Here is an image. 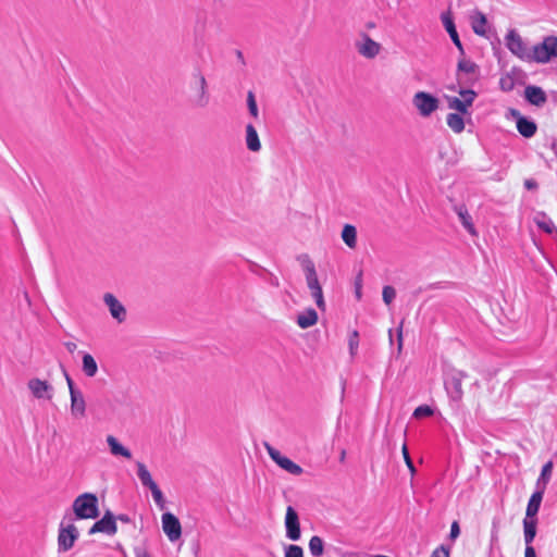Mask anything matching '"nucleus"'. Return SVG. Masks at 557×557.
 <instances>
[{
	"label": "nucleus",
	"mask_w": 557,
	"mask_h": 557,
	"mask_svg": "<svg viewBox=\"0 0 557 557\" xmlns=\"http://www.w3.org/2000/svg\"><path fill=\"white\" fill-rule=\"evenodd\" d=\"M506 48L524 62L547 63L557 58V37L547 36L543 42L529 48L516 29H509L505 36Z\"/></svg>",
	"instance_id": "obj_1"
},
{
	"label": "nucleus",
	"mask_w": 557,
	"mask_h": 557,
	"mask_svg": "<svg viewBox=\"0 0 557 557\" xmlns=\"http://www.w3.org/2000/svg\"><path fill=\"white\" fill-rule=\"evenodd\" d=\"M72 509L76 519H97L100 515L97 495L88 492L74 499Z\"/></svg>",
	"instance_id": "obj_2"
},
{
	"label": "nucleus",
	"mask_w": 557,
	"mask_h": 557,
	"mask_svg": "<svg viewBox=\"0 0 557 557\" xmlns=\"http://www.w3.org/2000/svg\"><path fill=\"white\" fill-rule=\"evenodd\" d=\"M190 89L194 90V95L189 99L190 103L195 108H206L210 101V94L207 79L198 70L191 74Z\"/></svg>",
	"instance_id": "obj_3"
},
{
	"label": "nucleus",
	"mask_w": 557,
	"mask_h": 557,
	"mask_svg": "<svg viewBox=\"0 0 557 557\" xmlns=\"http://www.w3.org/2000/svg\"><path fill=\"white\" fill-rule=\"evenodd\" d=\"M479 78V65L461 58L457 63L456 83L458 86H473Z\"/></svg>",
	"instance_id": "obj_4"
},
{
	"label": "nucleus",
	"mask_w": 557,
	"mask_h": 557,
	"mask_svg": "<svg viewBox=\"0 0 557 557\" xmlns=\"http://www.w3.org/2000/svg\"><path fill=\"white\" fill-rule=\"evenodd\" d=\"M78 536L79 532L73 523L64 525V523L61 522L58 534V550L60 553L70 550L74 546Z\"/></svg>",
	"instance_id": "obj_5"
},
{
	"label": "nucleus",
	"mask_w": 557,
	"mask_h": 557,
	"mask_svg": "<svg viewBox=\"0 0 557 557\" xmlns=\"http://www.w3.org/2000/svg\"><path fill=\"white\" fill-rule=\"evenodd\" d=\"M413 106L419 111L420 115L429 116L438 109V99L425 91H418L412 99Z\"/></svg>",
	"instance_id": "obj_6"
},
{
	"label": "nucleus",
	"mask_w": 557,
	"mask_h": 557,
	"mask_svg": "<svg viewBox=\"0 0 557 557\" xmlns=\"http://www.w3.org/2000/svg\"><path fill=\"white\" fill-rule=\"evenodd\" d=\"M467 373L459 370H453L445 379V388L449 395V397L458 401L462 398L463 392L461 382L465 377H467Z\"/></svg>",
	"instance_id": "obj_7"
},
{
	"label": "nucleus",
	"mask_w": 557,
	"mask_h": 557,
	"mask_svg": "<svg viewBox=\"0 0 557 557\" xmlns=\"http://www.w3.org/2000/svg\"><path fill=\"white\" fill-rule=\"evenodd\" d=\"M286 537L290 541H298L301 536L300 522L297 511L288 506L285 515Z\"/></svg>",
	"instance_id": "obj_8"
},
{
	"label": "nucleus",
	"mask_w": 557,
	"mask_h": 557,
	"mask_svg": "<svg viewBox=\"0 0 557 557\" xmlns=\"http://www.w3.org/2000/svg\"><path fill=\"white\" fill-rule=\"evenodd\" d=\"M117 531L115 522V516L110 511H106L103 517L96 521L88 531V534H95L98 532L106 533L108 535H114Z\"/></svg>",
	"instance_id": "obj_9"
},
{
	"label": "nucleus",
	"mask_w": 557,
	"mask_h": 557,
	"mask_svg": "<svg viewBox=\"0 0 557 557\" xmlns=\"http://www.w3.org/2000/svg\"><path fill=\"white\" fill-rule=\"evenodd\" d=\"M162 529L171 542L177 541L182 535V527L178 518L172 512L162 515Z\"/></svg>",
	"instance_id": "obj_10"
},
{
	"label": "nucleus",
	"mask_w": 557,
	"mask_h": 557,
	"mask_svg": "<svg viewBox=\"0 0 557 557\" xmlns=\"http://www.w3.org/2000/svg\"><path fill=\"white\" fill-rule=\"evenodd\" d=\"M362 42H358L356 45L358 52L367 58V59H373L375 58L381 50V45L376 41H374L368 34L363 33L361 35Z\"/></svg>",
	"instance_id": "obj_11"
},
{
	"label": "nucleus",
	"mask_w": 557,
	"mask_h": 557,
	"mask_svg": "<svg viewBox=\"0 0 557 557\" xmlns=\"http://www.w3.org/2000/svg\"><path fill=\"white\" fill-rule=\"evenodd\" d=\"M306 281H307L308 288L311 292V296L313 297V299H314V301L317 304V307L320 310L324 311L326 305H325V301H324L322 287H321V285L319 283L317 272L313 273V274L307 275L306 276Z\"/></svg>",
	"instance_id": "obj_12"
},
{
	"label": "nucleus",
	"mask_w": 557,
	"mask_h": 557,
	"mask_svg": "<svg viewBox=\"0 0 557 557\" xmlns=\"http://www.w3.org/2000/svg\"><path fill=\"white\" fill-rule=\"evenodd\" d=\"M103 301L108 306L109 311L111 315L117 321V322H124L126 319V309L125 307L119 301V299L110 294L107 293L103 296Z\"/></svg>",
	"instance_id": "obj_13"
},
{
	"label": "nucleus",
	"mask_w": 557,
	"mask_h": 557,
	"mask_svg": "<svg viewBox=\"0 0 557 557\" xmlns=\"http://www.w3.org/2000/svg\"><path fill=\"white\" fill-rule=\"evenodd\" d=\"M28 388L30 389L34 397L40 399H51L53 387L47 382L40 379H32L27 383Z\"/></svg>",
	"instance_id": "obj_14"
},
{
	"label": "nucleus",
	"mask_w": 557,
	"mask_h": 557,
	"mask_svg": "<svg viewBox=\"0 0 557 557\" xmlns=\"http://www.w3.org/2000/svg\"><path fill=\"white\" fill-rule=\"evenodd\" d=\"M525 100L536 107H543L547 102L545 91L535 85H529L524 88Z\"/></svg>",
	"instance_id": "obj_15"
},
{
	"label": "nucleus",
	"mask_w": 557,
	"mask_h": 557,
	"mask_svg": "<svg viewBox=\"0 0 557 557\" xmlns=\"http://www.w3.org/2000/svg\"><path fill=\"white\" fill-rule=\"evenodd\" d=\"M71 413L76 418H83L86 413V403L81 391H72Z\"/></svg>",
	"instance_id": "obj_16"
},
{
	"label": "nucleus",
	"mask_w": 557,
	"mask_h": 557,
	"mask_svg": "<svg viewBox=\"0 0 557 557\" xmlns=\"http://www.w3.org/2000/svg\"><path fill=\"white\" fill-rule=\"evenodd\" d=\"M544 493L545 491H543V488H536V491L531 495L527 505L525 518L536 519Z\"/></svg>",
	"instance_id": "obj_17"
},
{
	"label": "nucleus",
	"mask_w": 557,
	"mask_h": 557,
	"mask_svg": "<svg viewBox=\"0 0 557 557\" xmlns=\"http://www.w3.org/2000/svg\"><path fill=\"white\" fill-rule=\"evenodd\" d=\"M517 129L523 137L531 138L535 135L537 125L533 120L525 116H519L517 121Z\"/></svg>",
	"instance_id": "obj_18"
},
{
	"label": "nucleus",
	"mask_w": 557,
	"mask_h": 557,
	"mask_svg": "<svg viewBox=\"0 0 557 557\" xmlns=\"http://www.w3.org/2000/svg\"><path fill=\"white\" fill-rule=\"evenodd\" d=\"M486 24L487 18L484 13L479 10H475L471 15V27L474 34L479 36L486 35Z\"/></svg>",
	"instance_id": "obj_19"
},
{
	"label": "nucleus",
	"mask_w": 557,
	"mask_h": 557,
	"mask_svg": "<svg viewBox=\"0 0 557 557\" xmlns=\"http://www.w3.org/2000/svg\"><path fill=\"white\" fill-rule=\"evenodd\" d=\"M466 87L467 86H458L456 83V84L448 85L447 89H449L450 91H454V92H458L465 100L468 108H470L473 104L475 98L478 97V94L473 89L466 88Z\"/></svg>",
	"instance_id": "obj_20"
},
{
	"label": "nucleus",
	"mask_w": 557,
	"mask_h": 557,
	"mask_svg": "<svg viewBox=\"0 0 557 557\" xmlns=\"http://www.w3.org/2000/svg\"><path fill=\"white\" fill-rule=\"evenodd\" d=\"M246 146L252 152H258L261 149L259 135L252 124L246 125Z\"/></svg>",
	"instance_id": "obj_21"
},
{
	"label": "nucleus",
	"mask_w": 557,
	"mask_h": 557,
	"mask_svg": "<svg viewBox=\"0 0 557 557\" xmlns=\"http://www.w3.org/2000/svg\"><path fill=\"white\" fill-rule=\"evenodd\" d=\"M318 322V313L313 308H308L297 317V324L300 329H308Z\"/></svg>",
	"instance_id": "obj_22"
},
{
	"label": "nucleus",
	"mask_w": 557,
	"mask_h": 557,
	"mask_svg": "<svg viewBox=\"0 0 557 557\" xmlns=\"http://www.w3.org/2000/svg\"><path fill=\"white\" fill-rule=\"evenodd\" d=\"M455 212L457 213L462 226L472 235H475V228L472 223V218L468 212V209L465 205H459L455 207Z\"/></svg>",
	"instance_id": "obj_23"
},
{
	"label": "nucleus",
	"mask_w": 557,
	"mask_h": 557,
	"mask_svg": "<svg viewBox=\"0 0 557 557\" xmlns=\"http://www.w3.org/2000/svg\"><path fill=\"white\" fill-rule=\"evenodd\" d=\"M537 519L524 518L523 519V535L525 546H532V542L536 535Z\"/></svg>",
	"instance_id": "obj_24"
},
{
	"label": "nucleus",
	"mask_w": 557,
	"mask_h": 557,
	"mask_svg": "<svg viewBox=\"0 0 557 557\" xmlns=\"http://www.w3.org/2000/svg\"><path fill=\"white\" fill-rule=\"evenodd\" d=\"M107 443L110 447V451L114 456H122L127 459L132 457V453L128 448L124 447L113 435L107 437Z\"/></svg>",
	"instance_id": "obj_25"
},
{
	"label": "nucleus",
	"mask_w": 557,
	"mask_h": 557,
	"mask_svg": "<svg viewBox=\"0 0 557 557\" xmlns=\"http://www.w3.org/2000/svg\"><path fill=\"white\" fill-rule=\"evenodd\" d=\"M441 21H442L446 32L448 33L451 41L458 39L459 35L456 29V25H455L450 10H447L446 12H443L441 14Z\"/></svg>",
	"instance_id": "obj_26"
},
{
	"label": "nucleus",
	"mask_w": 557,
	"mask_h": 557,
	"mask_svg": "<svg viewBox=\"0 0 557 557\" xmlns=\"http://www.w3.org/2000/svg\"><path fill=\"white\" fill-rule=\"evenodd\" d=\"M82 370L88 377H94L98 372V364L95 358L88 352H84L83 355Z\"/></svg>",
	"instance_id": "obj_27"
},
{
	"label": "nucleus",
	"mask_w": 557,
	"mask_h": 557,
	"mask_svg": "<svg viewBox=\"0 0 557 557\" xmlns=\"http://www.w3.org/2000/svg\"><path fill=\"white\" fill-rule=\"evenodd\" d=\"M136 467H137V475L140 480L141 484L145 487H148L149 490H151V486L157 485V483L153 481V479L145 463L137 461Z\"/></svg>",
	"instance_id": "obj_28"
},
{
	"label": "nucleus",
	"mask_w": 557,
	"mask_h": 557,
	"mask_svg": "<svg viewBox=\"0 0 557 557\" xmlns=\"http://www.w3.org/2000/svg\"><path fill=\"white\" fill-rule=\"evenodd\" d=\"M554 463L552 460L547 461L541 471V474L536 481V488H543V491L546 490L547 484L550 481L552 472H553Z\"/></svg>",
	"instance_id": "obj_29"
},
{
	"label": "nucleus",
	"mask_w": 557,
	"mask_h": 557,
	"mask_svg": "<svg viewBox=\"0 0 557 557\" xmlns=\"http://www.w3.org/2000/svg\"><path fill=\"white\" fill-rule=\"evenodd\" d=\"M342 239L349 248H355L357 245V230L351 224H346L342 231Z\"/></svg>",
	"instance_id": "obj_30"
},
{
	"label": "nucleus",
	"mask_w": 557,
	"mask_h": 557,
	"mask_svg": "<svg viewBox=\"0 0 557 557\" xmlns=\"http://www.w3.org/2000/svg\"><path fill=\"white\" fill-rule=\"evenodd\" d=\"M446 122L449 128L457 134L465 129V121L460 113H448Z\"/></svg>",
	"instance_id": "obj_31"
},
{
	"label": "nucleus",
	"mask_w": 557,
	"mask_h": 557,
	"mask_svg": "<svg viewBox=\"0 0 557 557\" xmlns=\"http://www.w3.org/2000/svg\"><path fill=\"white\" fill-rule=\"evenodd\" d=\"M446 100H447L449 109L456 110L457 113H460L463 115L469 114V108L466 104L463 99L446 96Z\"/></svg>",
	"instance_id": "obj_32"
},
{
	"label": "nucleus",
	"mask_w": 557,
	"mask_h": 557,
	"mask_svg": "<svg viewBox=\"0 0 557 557\" xmlns=\"http://www.w3.org/2000/svg\"><path fill=\"white\" fill-rule=\"evenodd\" d=\"M309 550L313 557H322L324 553L323 540L318 535L312 536L309 541Z\"/></svg>",
	"instance_id": "obj_33"
},
{
	"label": "nucleus",
	"mask_w": 557,
	"mask_h": 557,
	"mask_svg": "<svg viewBox=\"0 0 557 557\" xmlns=\"http://www.w3.org/2000/svg\"><path fill=\"white\" fill-rule=\"evenodd\" d=\"M297 261L300 263L306 276L317 272L315 265H314L313 261L311 260V258L309 257V255H307V253L299 255L297 257Z\"/></svg>",
	"instance_id": "obj_34"
},
{
	"label": "nucleus",
	"mask_w": 557,
	"mask_h": 557,
	"mask_svg": "<svg viewBox=\"0 0 557 557\" xmlns=\"http://www.w3.org/2000/svg\"><path fill=\"white\" fill-rule=\"evenodd\" d=\"M536 225L540 230L547 234H556L557 235V228L553 221L546 216L545 213H542V220L536 219Z\"/></svg>",
	"instance_id": "obj_35"
},
{
	"label": "nucleus",
	"mask_w": 557,
	"mask_h": 557,
	"mask_svg": "<svg viewBox=\"0 0 557 557\" xmlns=\"http://www.w3.org/2000/svg\"><path fill=\"white\" fill-rule=\"evenodd\" d=\"M278 466L288 473L294 475H300L304 472L302 468L299 465L295 463L287 457H284Z\"/></svg>",
	"instance_id": "obj_36"
},
{
	"label": "nucleus",
	"mask_w": 557,
	"mask_h": 557,
	"mask_svg": "<svg viewBox=\"0 0 557 557\" xmlns=\"http://www.w3.org/2000/svg\"><path fill=\"white\" fill-rule=\"evenodd\" d=\"M150 491H151V494H152V497H153V500H154L156 505L161 510H163L165 508V499H164L163 493L159 488L158 484L156 486H151Z\"/></svg>",
	"instance_id": "obj_37"
},
{
	"label": "nucleus",
	"mask_w": 557,
	"mask_h": 557,
	"mask_svg": "<svg viewBox=\"0 0 557 557\" xmlns=\"http://www.w3.org/2000/svg\"><path fill=\"white\" fill-rule=\"evenodd\" d=\"M284 557H304V549L296 544L285 545Z\"/></svg>",
	"instance_id": "obj_38"
},
{
	"label": "nucleus",
	"mask_w": 557,
	"mask_h": 557,
	"mask_svg": "<svg viewBox=\"0 0 557 557\" xmlns=\"http://www.w3.org/2000/svg\"><path fill=\"white\" fill-rule=\"evenodd\" d=\"M499 88L503 91H511L515 88V79L510 74H506L499 79Z\"/></svg>",
	"instance_id": "obj_39"
},
{
	"label": "nucleus",
	"mask_w": 557,
	"mask_h": 557,
	"mask_svg": "<svg viewBox=\"0 0 557 557\" xmlns=\"http://www.w3.org/2000/svg\"><path fill=\"white\" fill-rule=\"evenodd\" d=\"M247 107H248L249 113L253 117L257 119L258 114H259V111H258V106H257L255 94L251 90L248 91V94H247Z\"/></svg>",
	"instance_id": "obj_40"
},
{
	"label": "nucleus",
	"mask_w": 557,
	"mask_h": 557,
	"mask_svg": "<svg viewBox=\"0 0 557 557\" xmlns=\"http://www.w3.org/2000/svg\"><path fill=\"white\" fill-rule=\"evenodd\" d=\"M433 413L434 410L432 409V407H430L429 405H421L414 409L413 417L416 419H421L425 417H431L433 416Z\"/></svg>",
	"instance_id": "obj_41"
},
{
	"label": "nucleus",
	"mask_w": 557,
	"mask_h": 557,
	"mask_svg": "<svg viewBox=\"0 0 557 557\" xmlns=\"http://www.w3.org/2000/svg\"><path fill=\"white\" fill-rule=\"evenodd\" d=\"M264 447L271 459L278 466L281 463V460H283L285 456H283L276 448L271 446L269 443H264Z\"/></svg>",
	"instance_id": "obj_42"
},
{
	"label": "nucleus",
	"mask_w": 557,
	"mask_h": 557,
	"mask_svg": "<svg viewBox=\"0 0 557 557\" xmlns=\"http://www.w3.org/2000/svg\"><path fill=\"white\" fill-rule=\"evenodd\" d=\"M264 447L271 459L278 466L281 463V460H283L285 456H283L276 448L271 446L269 443H264Z\"/></svg>",
	"instance_id": "obj_43"
},
{
	"label": "nucleus",
	"mask_w": 557,
	"mask_h": 557,
	"mask_svg": "<svg viewBox=\"0 0 557 557\" xmlns=\"http://www.w3.org/2000/svg\"><path fill=\"white\" fill-rule=\"evenodd\" d=\"M383 300L386 305H391L396 297V290L393 286L386 285L382 292Z\"/></svg>",
	"instance_id": "obj_44"
},
{
	"label": "nucleus",
	"mask_w": 557,
	"mask_h": 557,
	"mask_svg": "<svg viewBox=\"0 0 557 557\" xmlns=\"http://www.w3.org/2000/svg\"><path fill=\"white\" fill-rule=\"evenodd\" d=\"M401 453H403L406 466L408 467V469L411 472V474H414L416 473V467H414L413 461H412V459H411V457L409 455V450H408V447H407L406 443L403 444Z\"/></svg>",
	"instance_id": "obj_45"
},
{
	"label": "nucleus",
	"mask_w": 557,
	"mask_h": 557,
	"mask_svg": "<svg viewBox=\"0 0 557 557\" xmlns=\"http://www.w3.org/2000/svg\"><path fill=\"white\" fill-rule=\"evenodd\" d=\"M362 271H359V273L356 275L355 278V295L358 300L361 299L362 293Z\"/></svg>",
	"instance_id": "obj_46"
},
{
	"label": "nucleus",
	"mask_w": 557,
	"mask_h": 557,
	"mask_svg": "<svg viewBox=\"0 0 557 557\" xmlns=\"http://www.w3.org/2000/svg\"><path fill=\"white\" fill-rule=\"evenodd\" d=\"M430 557H449V547L441 545L433 550Z\"/></svg>",
	"instance_id": "obj_47"
},
{
	"label": "nucleus",
	"mask_w": 557,
	"mask_h": 557,
	"mask_svg": "<svg viewBox=\"0 0 557 557\" xmlns=\"http://www.w3.org/2000/svg\"><path fill=\"white\" fill-rule=\"evenodd\" d=\"M358 337H359V334L357 331H354L350 336H349V341H348V344H349V349H350V352L351 355L355 354V350L357 349L358 347Z\"/></svg>",
	"instance_id": "obj_48"
},
{
	"label": "nucleus",
	"mask_w": 557,
	"mask_h": 557,
	"mask_svg": "<svg viewBox=\"0 0 557 557\" xmlns=\"http://www.w3.org/2000/svg\"><path fill=\"white\" fill-rule=\"evenodd\" d=\"M61 370H62V373L66 380V383H67V386H69V391H70V394H72V391H78L75 385H74V382L72 380V377L70 376V374L67 373L66 369L64 368V366L61 364Z\"/></svg>",
	"instance_id": "obj_49"
},
{
	"label": "nucleus",
	"mask_w": 557,
	"mask_h": 557,
	"mask_svg": "<svg viewBox=\"0 0 557 557\" xmlns=\"http://www.w3.org/2000/svg\"><path fill=\"white\" fill-rule=\"evenodd\" d=\"M459 534H460V528H459V524H458V522H457V521H454V522L451 523V527H450L449 537H450L451 540H455V539H457V537L459 536Z\"/></svg>",
	"instance_id": "obj_50"
},
{
	"label": "nucleus",
	"mask_w": 557,
	"mask_h": 557,
	"mask_svg": "<svg viewBox=\"0 0 557 557\" xmlns=\"http://www.w3.org/2000/svg\"><path fill=\"white\" fill-rule=\"evenodd\" d=\"M524 187L528 189V190H535L537 189L539 187V184L533 178H528L524 181Z\"/></svg>",
	"instance_id": "obj_51"
},
{
	"label": "nucleus",
	"mask_w": 557,
	"mask_h": 557,
	"mask_svg": "<svg viewBox=\"0 0 557 557\" xmlns=\"http://www.w3.org/2000/svg\"><path fill=\"white\" fill-rule=\"evenodd\" d=\"M453 42L457 47L461 58H465L466 52H465V48H463V45H462L460 38L454 40Z\"/></svg>",
	"instance_id": "obj_52"
},
{
	"label": "nucleus",
	"mask_w": 557,
	"mask_h": 557,
	"mask_svg": "<svg viewBox=\"0 0 557 557\" xmlns=\"http://www.w3.org/2000/svg\"><path fill=\"white\" fill-rule=\"evenodd\" d=\"M119 520L123 523H129L131 522V518L129 516L125 515V513H120L115 517V521Z\"/></svg>",
	"instance_id": "obj_53"
},
{
	"label": "nucleus",
	"mask_w": 557,
	"mask_h": 557,
	"mask_svg": "<svg viewBox=\"0 0 557 557\" xmlns=\"http://www.w3.org/2000/svg\"><path fill=\"white\" fill-rule=\"evenodd\" d=\"M524 556L525 557H536V553H535L534 547L533 546H525Z\"/></svg>",
	"instance_id": "obj_54"
},
{
	"label": "nucleus",
	"mask_w": 557,
	"mask_h": 557,
	"mask_svg": "<svg viewBox=\"0 0 557 557\" xmlns=\"http://www.w3.org/2000/svg\"><path fill=\"white\" fill-rule=\"evenodd\" d=\"M64 346L67 349V351L71 354L74 352L77 348V345L74 342H66V343H64Z\"/></svg>",
	"instance_id": "obj_55"
},
{
	"label": "nucleus",
	"mask_w": 557,
	"mask_h": 557,
	"mask_svg": "<svg viewBox=\"0 0 557 557\" xmlns=\"http://www.w3.org/2000/svg\"><path fill=\"white\" fill-rule=\"evenodd\" d=\"M135 555H136V557H151V555L147 550L141 549V548H136Z\"/></svg>",
	"instance_id": "obj_56"
},
{
	"label": "nucleus",
	"mask_w": 557,
	"mask_h": 557,
	"mask_svg": "<svg viewBox=\"0 0 557 557\" xmlns=\"http://www.w3.org/2000/svg\"><path fill=\"white\" fill-rule=\"evenodd\" d=\"M270 284L272 286H275V287H278L280 286V281L276 276L272 275L271 278H270Z\"/></svg>",
	"instance_id": "obj_57"
},
{
	"label": "nucleus",
	"mask_w": 557,
	"mask_h": 557,
	"mask_svg": "<svg viewBox=\"0 0 557 557\" xmlns=\"http://www.w3.org/2000/svg\"><path fill=\"white\" fill-rule=\"evenodd\" d=\"M511 116L516 119V122L518 121L519 116H522L521 113L517 109L510 110Z\"/></svg>",
	"instance_id": "obj_58"
},
{
	"label": "nucleus",
	"mask_w": 557,
	"mask_h": 557,
	"mask_svg": "<svg viewBox=\"0 0 557 557\" xmlns=\"http://www.w3.org/2000/svg\"><path fill=\"white\" fill-rule=\"evenodd\" d=\"M345 458H346V450H345V449H342V450H341V454H339V461H341V462H344V461H345Z\"/></svg>",
	"instance_id": "obj_59"
},
{
	"label": "nucleus",
	"mask_w": 557,
	"mask_h": 557,
	"mask_svg": "<svg viewBox=\"0 0 557 557\" xmlns=\"http://www.w3.org/2000/svg\"><path fill=\"white\" fill-rule=\"evenodd\" d=\"M236 55H237L238 60H240L243 63H245L244 55H243V52L240 50L236 51Z\"/></svg>",
	"instance_id": "obj_60"
},
{
	"label": "nucleus",
	"mask_w": 557,
	"mask_h": 557,
	"mask_svg": "<svg viewBox=\"0 0 557 557\" xmlns=\"http://www.w3.org/2000/svg\"><path fill=\"white\" fill-rule=\"evenodd\" d=\"M374 26H375V25H374V23H372V22H369V23L367 24V27H368V28H373Z\"/></svg>",
	"instance_id": "obj_61"
}]
</instances>
